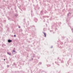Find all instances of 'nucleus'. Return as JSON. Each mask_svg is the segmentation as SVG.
Instances as JSON below:
<instances>
[{
    "label": "nucleus",
    "instance_id": "f257e3e1",
    "mask_svg": "<svg viewBox=\"0 0 73 73\" xmlns=\"http://www.w3.org/2000/svg\"><path fill=\"white\" fill-rule=\"evenodd\" d=\"M40 7L38 6V4H37L36 7H34V10L35 11L36 14L38 15V12L40 11Z\"/></svg>",
    "mask_w": 73,
    "mask_h": 73
},
{
    "label": "nucleus",
    "instance_id": "f03ea898",
    "mask_svg": "<svg viewBox=\"0 0 73 73\" xmlns=\"http://www.w3.org/2000/svg\"><path fill=\"white\" fill-rule=\"evenodd\" d=\"M35 26H30V27L28 29H29L30 31L32 33H34V30H36V29L35 28Z\"/></svg>",
    "mask_w": 73,
    "mask_h": 73
},
{
    "label": "nucleus",
    "instance_id": "7ed1b4c3",
    "mask_svg": "<svg viewBox=\"0 0 73 73\" xmlns=\"http://www.w3.org/2000/svg\"><path fill=\"white\" fill-rule=\"evenodd\" d=\"M43 15H44V11L42 10L40 11V14L39 15L40 19H42V17H43V16H44Z\"/></svg>",
    "mask_w": 73,
    "mask_h": 73
},
{
    "label": "nucleus",
    "instance_id": "20e7f679",
    "mask_svg": "<svg viewBox=\"0 0 73 73\" xmlns=\"http://www.w3.org/2000/svg\"><path fill=\"white\" fill-rule=\"evenodd\" d=\"M54 28H55V23H53L51 26V29H54Z\"/></svg>",
    "mask_w": 73,
    "mask_h": 73
},
{
    "label": "nucleus",
    "instance_id": "39448f33",
    "mask_svg": "<svg viewBox=\"0 0 73 73\" xmlns=\"http://www.w3.org/2000/svg\"><path fill=\"white\" fill-rule=\"evenodd\" d=\"M47 6L48 7V11H51V8L50 6H49V4L48 3Z\"/></svg>",
    "mask_w": 73,
    "mask_h": 73
},
{
    "label": "nucleus",
    "instance_id": "423d86ee",
    "mask_svg": "<svg viewBox=\"0 0 73 73\" xmlns=\"http://www.w3.org/2000/svg\"><path fill=\"white\" fill-rule=\"evenodd\" d=\"M34 21L35 23H37L38 21V19L36 17H35L34 19Z\"/></svg>",
    "mask_w": 73,
    "mask_h": 73
},
{
    "label": "nucleus",
    "instance_id": "0eeeda50",
    "mask_svg": "<svg viewBox=\"0 0 73 73\" xmlns=\"http://www.w3.org/2000/svg\"><path fill=\"white\" fill-rule=\"evenodd\" d=\"M38 60L37 59H34V63H35V64H37V63H38Z\"/></svg>",
    "mask_w": 73,
    "mask_h": 73
},
{
    "label": "nucleus",
    "instance_id": "6e6552de",
    "mask_svg": "<svg viewBox=\"0 0 73 73\" xmlns=\"http://www.w3.org/2000/svg\"><path fill=\"white\" fill-rule=\"evenodd\" d=\"M49 16H48L44 15V16H43V19H44V18H46V17H47V18H49Z\"/></svg>",
    "mask_w": 73,
    "mask_h": 73
},
{
    "label": "nucleus",
    "instance_id": "1a4fd4ad",
    "mask_svg": "<svg viewBox=\"0 0 73 73\" xmlns=\"http://www.w3.org/2000/svg\"><path fill=\"white\" fill-rule=\"evenodd\" d=\"M11 42H12V40L9 39L8 40V42H9V43H11Z\"/></svg>",
    "mask_w": 73,
    "mask_h": 73
},
{
    "label": "nucleus",
    "instance_id": "9d476101",
    "mask_svg": "<svg viewBox=\"0 0 73 73\" xmlns=\"http://www.w3.org/2000/svg\"><path fill=\"white\" fill-rule=\"evenodd\" d=\"M54 20H58V17L57 16H56L53 19Z\"/></svg>",
    "mask_w": 73,
    "mask_h": 73
},
{
    "label": "nucleus",
    "instance_id": "9b49d317",
    "mask_svg": "<svg viewBox=\"0 0 73 73\" xmlns=\"http://www.w3.org/2000/svg\"><path fill=\"white\" fill-rule=\"evenodd\" d=\"M13 66H15V67L17 68V66H16V63H14L13 64H12Z\"/></svg>",
    "mask_w": 73,
    "mask_h": 73
},
{
    "label": "nucleus",
    "instance_id": "f8f14e48",
    "mask_svg": "<svg viewBox=\"0 0 73 73\" xmlns=\"http://www.w3.org/2000/svg\"><path fill=\"white\" fill-rule=\"evenodd\" d=\"M58 47L59 48H60V49H62V48H64V46H60V47L59 46V45H58Z\"/></svg>",
    "mask_w": 73,
    "mask_h": 73
},
{
    "label": "nucleus",
    "instance_id": "ddd939ff",
    "mask_svg": "<svg viewBox=\"0 0 73 73\" xmlns=\"http://www.w3.org/2000/svg\"><path fill=\"white\" fill-rule=\"evenodd\" d=\"M35 42H36V44H37V43H38V41H37L36 40L33 43V45H35Z\"/></svg>",
    "mask_w": 73,
    "mask_h": 73
},
{
    "label": "nucleus",
    "instance_id": "4468645a",
    "mask_svg": "<svg viewBox=\"0 0 73 73\" xmlns=\"http://www.w3.org/2000/svg\"><path fill=\"white\" fill-rule=\"evenodd\" d=\"M43 34L44 36V37H46V33L45 32H43Z\"/></svg>",
    "mask_w": 73,
    "mask_h": 73
},
{
    "label": "nucleus",
    "instance_id": "2eb2a0df",
    "mask_svg": "<svg viewBox=\"0 0 73 73\" xmlns=\"http://www.w3.org/2000/svg\"><path fill=\"white\" fill-rule=\"evenodd\" d=\"M69 63H70V62H69V61H67V64H68V65H67V64H66V66H67V67H68V66L69 65Z\"/></svg>",
    "mask_w": 73,
    "mask_h": 73
},
{
    "label": "nucleus",
    "instance_id": "dca6fc26",
    "mask_svg": "<svg viewBox=\"0 0 73 73\" xmlns=\"http://www.w3.org/2000/svg\"><path fill=\"white\" fill-rule=\"evenodd\" d=\"M7 54H8V55H9V56H11V53L9 52H7Z\"/></svg>",
    "mask_w": 73,
    "mask_h": 73
},
{
    "label": "nucleus",
    "instance_id": "f3484780",
    "mask_svg": "<svg viewBox=\"0 0 73 73\" xmlns=\"http://www.w3.org/2000/svg\"><path fill=\"white\" fill-rule=\"evenodd\" d=\"M19 16V14H18L17 13V14H15V17H17V16Z\"/></svg>",
    "mask_w": 73,
    "mask_h": 73
},
{
    "label": "nucleus",
    "instance_id": "a211bd4d",
    "mask_svg": "<svg viewBox=\"0 0 73 73\" xmlns=\"http://www.w3.org/2000/svg\"><path fill=\"white\" fill-rule=\"evenodd\" d=\"M55 63L57 64V65H58V66H60V64H58V62H56V61L55 62Z\"/></svg>",
    "mask_w": 73,
    "mask_h": 73
},
{
    "label": "nucleus",
    "instance_id": "6ab92c4d",
    "mask_svg": "<svg viewBox=\"0 0 73 73\" xmlns=\"http://www.w3.org/2000/svg\"><path fill=\"white\" fill-rule=\"evenodd\" d=\"M13 73H19V71H14L13 72Z\"/></svg>",
    "mask_w": 73,
    "mask_h": 73
},
{
    "label": "nucleus",
    "instance_id": "aec40b11",
    "mask_svg": "<svg viewBox=\"0 0 73 73\" xmlns=\"http://www.w3.org/2000/svg\"><path fill=\"white\" fill-rule=\"evenodd\" d=\"M18 67L19 68V69H21V65H18Z\"/></svg>",
    "mask_w": 73,
    "mask_h": 73
},
{
    "label": "nucleus",
    "instance_id": "412c9836",
    "mask_svg": "<svg viewBox=\"0 0 73 73\" xmlns=\"http://www.w3.org/2000/svg\"><path fill=\"white\" fill-rule=\"evenodd\" d=\"M71 14V13H69L67 15V17H69V15H70V14Z\"/></svg>",
    "mask_w": 73,
    "mask_h": 73
},
{
    "label": "nucleus",
    "instance_id": "4be33fe9",
    "mask_svg": "<svg viewBox=\"0 0 73 73\" xmlns=\"http://www.w3.org/2000/svg\"><path fill=\"white\" fill-rule=\"evenodd\" d=\"M58 25H59V27L60 26V25L61 24V22H59L58 23Z\"/></svg>",
    "mask_w": 73,
    "mask_h": 73
},
{
    "label": "nucleus",
    "instance_id": "5701e85b",
    "mask_svg": "<svg viewBox=\"0 0 73 73\" xmlns=\"http://www.w3.org/2000/svg\"><path fill=\"white\" fill-rule=\"evenodd\" d=\"M31 15L32 16V17L34 16V13H31Z\"/></svg>",
    "mask_w": 73,
    "mask_h": 73
},
{
    "label": "nucleus",
    "instance_id": "b1692460",
    "mask_svg": "<svg viewBox=\"0 0 73 73\" xmlns=\"http://www.w3.org/2000/svg\"><path fill=\"white\" fill-rule=\"evenodd\" d=\"M42 64V62H39L38 64V65H41Z\"/></svg>",
    "mask_w": 73,
    "mask_h": 73
},
{
    "label": "nucleus",
    "instance_id": "393cba45",
    "mask_svg": "<svg viewBox=\"0 0 73 73\" xmlns=\"http://www.w3.org/2000/svg\"><path fill=\"white\" fill-rule=\"evenodd\" d=\"M2 47H3L4 46H6V45L5 44H3L2 45Z\"/></svg>",
    "mask_w": 73,
    "mask_h": 73
},
{
    "label": "nucleus",
    "instance_id": "a878e982",
    "mask_svg": "<svg viewBox=\"0 0 73 73\" xmlns=\"http://www.w3.org/2000/svg\"><path fill=\"white\" fill-rule=\"evenodd\" d=\"M64 38H65V37H64V36H62V40H64Z\"/></svg>",
    "mask_w": 73,
    "mask_h": 73
},
{
    "label": "nucleus",
    "instance_id": "bb28decb",
    "mask_svg": "<svg viewBox=\"0 0 73 73\" xmlns=\"http://www.w3.org/2000/svg\"><path fill=\"white\" fill-rule=\"evenodd\" d=\"M19 64H20L19 65H22V63H21V62L19 61Z\"/></svg>",
    "mask_w": 73,
    "mask_h": 73
},
{
    "label": "nucleus",
    "instance_id": "cd10ccee",
    "mask_svg": "<svg viewBox=\"0 0 73 73\" xmlns=\"http://www.w3.org/2000/svg\"><path fill=\"white\" fill-rule=\"evenodd\" d=\"M60 72H61V71H60L59 72H58V70H57L56 71V73H60Z\"/></svg>",
    "mask_w": 73,
    "mask_h": 73
},
{
    "label": "nucleus",
    "instance_id": "c85d7f7f",
    "mask_svg": "<svg viewBox=\"0 0 73 73\" xmlns=\"http://www.w3.org/2000/svg\"><path fill=\"white\" fill-rule=\"evenodd\" d=\"M47 66L48 67H49L50 66H51V65H50V64H47Z\"/></svg>",
    "mask_w": 73,
    "mask_h": 73
},
{
    "label": "nucleus",
    "instance_id": "c756f323",
    "mask_svg": "<svg viewBox=\"0 0 73 73\" xmlns=\"http://www.w3.org/2000/svg\"><path fill=\"white\" fill-rule=\"evenodd\" d=\"M46 28H44L43 29V31H46Z\"/></svg>",
    "mask_w": 73,
    "mask_h": 73
},
{
    "label": "nucleus",
    "instance_id": "7c9ffc66",
    "mask_svg": "<svg viewBox=\"0 0 73 73\" xmlns=\"http://www.w3.org/2000/svg\"><path fill=\"white\" fill-rule=\"evenodd\" d=\"M6 21H7L6 20H3V23H5Z\"/></svg>",
    "mask_w": 73,
    "mask_h": 73
},
{
    "label": "nucleus",
    "instance_id": "2f4dec72",
    "mask_svg": "<svg viewBox=\"0 0 73 73\" xmlns=\"http://www.w3.org/2000/svg\"><path fill=\"white\" fill-rule=\"evenodd\" d=\"M47 12V11H46V10H45L44 12V14H45Z\"/></svg>",
    "mask_w": 73,
    "mask_h": 73
},
{
    "label": "nucleus",
    "instance_id": "473e14b6",
    "mask_svg": "<svg viewBox=\"0 0 73 73\" xmlns=\"http://www.w3.org/2000/svg\"><path fill=\"white\" fill-rule=\"evenodd\" d=\"M17 6H18V8H19V9H21V5H20L19 6V5H17Z\"/></svg>",
    "mask_w": 73,
    "mask_h": 73
},
{
    "label": "nucleus",
    "instance_id": "72a5a7b5",
    "mask_svg": "<svg viewBox=\"0 0 73 73\" xmlns=\"http://www.w3.org/2000/svg\"><path fill=\"white\" fill-rule=\"evenodd\" d=\"M7 67L8 68L9 67H10V66H9V65H7Z\"/></svg>",
    "mask_w": 73,
    "mask_h": 73
},
{
    "label": "nucleus",
    "instance_id": "f704fd0d",
    "mask_svg": "<svg viewBox=\"0 0 73 73\" xmlns=\"http://www.w3.org/2000/svg\"><path fill=\"white\" fill-rule=\"evenodd\" d=\"M60 44H61V45H62V44H63V42H60Z\"/></svg>",
    "mask_w": 73,
    "mask_h": 73
},
{
    "label": "nucleus",
    "instance_id": "c9c22d12",
    "mask_svg": "<svg viewBox=\"0 0 73 73\" xmlns=\"http://www.w3.org/2000/svg\"><path fill=\"white\" fill-rule=\"evenodd\" d=\"M23 21L24 23H25V19H24L23 20Z\"/></svg>",
    "mask_w": 73,
    "mask_h": 73
},
{
    "label": "nucleus",
    "instance_id": "e433bc0d",
    "mask_svg": "<svg viewBox=\"0 0 73 73\" xmlns=\"http://www.w3.org/2000/svg\"><path fill=\"white\" fill-rule=\"evenodd\" d=\"M14 9H15V10H16V6L14 8Z\"/></svg>",
    "mask_w": 73,
    "mask_h": 73
},
{
    "label": "nucleus",
    "instance_id": "4c0bfd02",
    "mask_svg": "<svg viewBox=\"0 0 73 73\" xmlns=\"http://www.w3.org/2000/svg\"><path fill=\"white\" fill-rule=\"evenodd\" d=\"M13 52H16V51H15V50H13Z\"/></svg>",
    "mask_w": 73,
    "mask_h": 73
},
{
    "label": "nucleus",
    "instance_id": "58836bf2",
    "mask_svg": "<svg viewBox=\"0 0 73 73\" xmlns=\"http://www.w3.org/2000/svg\"><path fill=\"white\" fill-rule=\"evenodd\" d=\"M61 63H64V61L62 60L61 61Z\"/></svg>",
    "mask_w": 73,
    "mask_h": 73
},
{
    "label": "nucleus",
    "instance_id": "ea45409f",
    "mask_svg": "<svg viewBox=\"0 0 73 73\" xmlns=\"http://www.w3.org/2000/svg\"><path fill=\"white\" fill-rule=\"evenodd\" d=\"M50 20H51V21L52 20V17L50 18Z\"/></svg>",
    "mask_w": 73,
    "mask_h": 73
},
{
    "label": "nucleus",
    "instance_id": "a19ab883",
    "mask_svg": "<svg viewBox=\"0 0 73 73\" xmlns=\"http://www.w3.org/2000/svg\"><path fill=\"white\" fill-rule=\"evenodd\" d=\"M31 13H33V11H32V10H31Z\"/></svg>",
    "mask_w": 73,
    "mask_h": 73
},
{
    "label": "nucleus",
    "instance_id": "79ce46f5",
    "mask_svg": "<svg viewBox=\"0 0 73 73\" xmlns=\"http://www.w3.org/2000/svg\"><path fill=\"white\" fill-rule=\"evenodd\" d=\"M60 14H61V13H56V15H60Z\"/></svg>",
    "mask_w": 73,
    "mask_h": 73
},
{
    "label": "nucleus",
    "instance_id": "37998d69",
    "mask_svg": "<svg viewBox=\"0 0 73 73\" xmlns=\"http://www.w3.org/2000/svg\"><path fill=\"white\" fill-rule=\"evenodd\" d=\"M7 64H9V61H7Z\"/></svg>",
    "mask_w": 73,
    "mask_h": 73
},
{
    "label": "nucleus",
    "instance_id": "c03bdc74",
    "mask_svg": "<svg viewBox=\"0 0 73 73\" xmlns=\"http://www.w3.org/2000/svg\"><path fill=\"white\" fill-rule=\"evenodd\" d=\"M44 6H46V3H44Z\"/></svg>",
    "mask_w": 73,
    "mask_h": 73
},
{
    "label": "nucleus",
    "instance_id": "a18cd8bd",
    "mask_svg": "<svg viewBox=\"0 0 73 73\" xmlns=\"http://www.w3.org/2000/svg\"><path fill=\"white\" fill-rule=\"evenodd\" d=\"M12 58H10V61H12Z\"/></svg>",
    "mask_w": 73,
    "mask_h": 73
},
{
    "label": "nucleus",
    "instance_id": "49530a36",
    "mask_svg": "<svg viewBox=\"0 0 73 73\" xmlns=\"http://www.w3.org/2000/svg\"><path fill=\"white\" fill-rule=\"evenodd\" d=\"M44 20L43 21V22H45V19H43Z\"/></svg>",
    "mask_w": 73,
    "mask_h": 73
},
{
    "label": "nucleus",
    "instance_id": "de8ad7c7",
    "mask_svg": "<svg viewBox=\"0 0 73 73\" xmlns=\"http://www.w3.org/2000/svg\"><path fill=\"white\" fill-rule=\"evenodd\" d=\"M70 60H71L70 58H69V60L68 61L70 62Z\"/></svg>",
    "mask_w": 73,
    "mask_h": 73
},
{
    "label": "nucleus",
    "instance_id": "09e8293b",
    "mask_svg": "<svg viewBox=\"0 0 73 73\" xmlns=\"http://www.w3.org/2000/svg\"><path fill=\"white\" fill-rule=\"evenodd\" d=\"M14 37H16V35H14Z\"/></svg>",
    "mask_w": 73,
    "mask_h": 73
},
{
    "label": "nucleus",
    "instance_id": "8fccbe9b",
    "mask_svg": "<svg viewBox=\"0 0 73 73\" xmlns=\"http://www.w3.org/2000/svg\"><path fill=\"white\" fill-rule=\"evenodd\" d=\"M15 12H17V10H15Z\"/></svg>",
    "mask_w": 73,
    "mask_h": 73
},
{
    "label": "nucleus",
    "instance_id": "3c124183",
    "mask_svg": "<svg viewBox=\"0 0 73 73\" xmlns=\"http://www.w3.org/2000/svg\"><path fill=\"white\" fill-rule=\"evenodd\" d=\"M37 58H38V59H39L40 58V57L39 56H38L37 57Z\"/></svg>",
    "mask_w": 73,
    "mask_h": 73
},
{
    "label": "nucleus",
    "instance_id": "603ef678",
    "mask_svg": "<svg viewBox=\"0 0 73 73\" xmlns=\"http://www.w3.org/2000/svg\"><path fill=\"white\" fill-rule=\"evenodd\" d=\"M55 31H56V30H57V28H55Z\"/></svg>",
    "mask_w": 73,
    "mask_h": 73
},
{
    "label": "nucleus",
    "instance_id": "864d4df0",
    "mask_svg": "<svg viewBox=\"0 0 73 73\" xmlns=\"http://www.w3.org/2000/svg\"><path fill=\"white\" fill-rule=\"evenodd\" d=\"M53 30H50V32H53Z\"/></svg>",
    "mask_w": 73,
    "mask_h": 73
},
{
    "label": "nucleus",
    "instance_id": "5fc2aeb1",
    "mask_svg": "<svg viewBox=\"0 0 73 73\" xmlns=\"http://www.w3.org/2000/svg\"><path fill=\"white\" fill-rule=\"evenodd\" d=\"M62 67L63 68H64V66H62Z\"/></svg>",
    "mask_w": 73,
    "mask_h": 73
},
{
    "label": "nucleus",
    "instance_id": "6e6d98bb",
    "mask_svg": "<svg viewBox=\"0 0 73 73\" xmlns=\"http://www.w3.org/2000/svg\"><path fill=\"white\" fill-rule=\"evenodd\" d=\"M50 48H53V46H51Z\"/></svg>",
    "mask_w": 73,
    "mask_h": 73
},
{
    "label": "nucleus",
    "instance_id": "4d7b16f0",
    "mask_svg": "<svg viewBox=\"0 0 73 73\" xmlns=\"http://www.w3.org/2000/svg\"><path fill=\"white\" fill-rule=\"evenodd\" d=\"M31 60H33V58H31Z\"/></svg>",
    "mask_w": 73,
    "mask_h": 73
},
{
    "label": "nucleus",
    "instance_id": "13d9d810",
    "mask_svg": "<svg viewBox=\"0 0 73 73\" xmlns=\"http://www.w3.org/2000/svg\"><path fill=\"white\" fill-rule=\"evenodd\" d=\"M73 29H72V32H73Z\"/></svg>",
    "mask_w": 73,
    "mask_h": 73
},
{
    "label": "nucleus",
    "instance_id": "bf43d9fd",
    "mask_svg": "<svg viewBox=\"0 0 73 73\" xmlns=\"http://www.w3.org/2000/svg\"><path fill=\"white\" fill-rule=\"evenodd\" d=\"M40 5H41V2H40Z\"/></svg>",
    "mask_w": 73,
    "mask_h": 73
},
{
    "label": "nucleus",
    "instance_id": "052dcab7",
    "mask_svg": "<svg viewBox=\"0 0 73 73\" xmlns=\"http://www.w3.org/2000/svg\"><path fill=\"white\" fill-rule=\"evenodd\" d=\"M66 42H64V44H66Z\"/></svg>",
    "mask_w": 73,
    "mask_h": 73
},
{
    "label": "nucleus",
    "instance_id": "680f3d73",
    "mask_svg": "<svg viewBox=\"0 0 73 73\" xmlns=\"http://www.w3.org/2000/svg\"><path fill=\"white\" fill-rule=\"evenodd\" d=\"M3 60L4 61H5V59H4Z\"/></svg>",
    "mask_w": 73,
    "mask_h": 73
},
{
    "label": "nucleus",
    "instance_id": "e2e57ef3",
    "mask_svg": "<svg viewBox=\"0 0 73 73\" xmlns=\"http://www.w3.org/2000/svg\"><path fill=\"white\" fill-rule=\"evenodd\" d=\"M43 2H45V1L44 0H43Z\"/></svg>",
    "mask_w": 73,
    "mask_h": 73
},
{
    "label": "nucleus",
    "instance_id": "0e129e2a",
    "mask_svg": "<svg viewBox=\"0 0 73 73\" xmlns=\"http://www.w3.org/2000/svg\"><path fill=\"white\" fill-rule=\"evenodd\" d=\"M19 28H21L20 26H19Z\"/></svg>",
    "mask_w": 73,
    "mask_h": 73
},
{
    "label": "nucleus",
    "instance_id": "69168bd1",
    "mask_svg": "<svg viewBox=\"0 0 73 73\" xmlns=\"http://www.w3.org/2000/svg\"><path fill=\"white\" fill-rule=\"evenodd\" d=\"M8 8L9 9V10L10 9L9 8V7H8Z\"/></svg>",
    "mask_w": 73,
    "mask_h": 73
},
{
    "label": "nucleus",
    "instance_id": "338daca9",
    "mask_svg": "<svg viewBox=\"0 0 73 73\" xmlns=\"http://www.w3.org/2000/svg\"><path fill=\"white\" fill-rule=\"evenodd\" d=\"M10 68L11 69H12V67H11Z\"/></svg>",
    "mask_w": 73,
    "mask_h": 73
},
{
    "label": "nucleus",
    "instance_id": "774afa93",
    "mask_svg": "<svg viewBox=\"0 0 73 73\" xmlns=\"http://www.w3.org/2000/svg\"><path fill=\"white\" fill-rule=\"evenodd\" d=\"M68 73H70V72H68Z\"/></svg>",
    "mask_w": 73,
    "mask_h": 73
}]
</instances>
